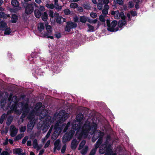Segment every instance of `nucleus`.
Masks as SVG:
<instances>
[{
  "label": "nucleus",
  "instance_id": "1",
  "mask_svg": "<svg viewBox=\"0 0 155 155\" xmlns=\"http://www.w3.org/2000/svg\"><path fill=\"white\" fill-rule=\"evenodd\" d=\"M72 128L73 130L66 132L63 136L62 140L63 142L69 141L73 137L75 132V130L76 131L77 133L79 132L81 129V126L80 124H73Z\"/></svg>",
  "mask_w": 155,
  "mask_h": 155
},
{
  "label": "nucleus",
  "instance_id": "2",
  "mask_svg": "<svg viewBox=\"0 0 155 155\" xmlns=\"http://www.w3.org/2000/svg\"><path fill=\"white\" fill-rule=\"evenodd\" d=\"M111 146L109 144V142L107 140L105 143L101 144L99 148V152L101 154L105 153V155H108L110 152H112Z\"/></svg>",
  "mask_w": 155,
  "mask_h": 155
},
{
  "label": "nucleus",
  "instance_id": "3",
  "mask_svg": "<svg viewBox=\"0 0 155 155\" xmlns=\"http://www.w3.org/2000/svg\"><path fill=\"white\" fill-rule=\"evenodd\" d=\"M51 117L46 118L43 121L41 127L43 130H47L49 128L51 124Z\"/></svg>",
  "mask_w": 155,
  "mask_h": 155
},
{
  "label": "nucleus",
  "instance_id": "4",
  "mask_svg": "<svg viewBox=\"0 0 155 155\" xmlns=\"http://www.w3.org/2000/svg\"><path fill=\"white\" fill-rule=\"evenodd\" d=\"M59 117L61 118L60 120L63 122L65 121L69 117L68 114L66 113L65 110H61L59 114Z\"/></svg>",
  "mask_w": 155,
  "mask_h": 155
},
{
  "label": "nucleus",
  "instance_id": "5",
  "mask_svg": "<svg viewBox=\"0 0 155 155\" xmlns=\"http://www.w3.org/2000/svg\"><path fill=\"white\" fill-rule=\"evenodd\" d=\"M25 12L27 15H30L31 14L34 10L33 4L31 3L26 4L25 6Z\"/></svg>",
  "mask_w": 155,
  "mask_h": 155
},
{
  "label": "nucleus",
  "instance_id": "6",
  "mask_svg": "<svg viewBox=\"0 0 155 155\" xmlns=\"http://www.w3.org/2000/svg\"><path fill=\"white\" fill-rule=\"evenodd\" d=\"M28 118L30 120L27 124V130L28 132H30L33 129L35 124L34 119L33 118H31L30 116H29Z\"/></svg>",
  "mask_w": 155,
  "mask_h": 155
},
{
  "label": "nucleus",
  "instance_id": "7",
  "mask_svg": "<svg viewBox=\"0 0 155 155\" xmlns=\"http://www.w3.org/2000/svg\"><path fill=\"white\" fill-rule=\"evenodd\" d=\"M22 108L23 110L22 116L24 115V117H25L29 111V108L28 107V104L26 103L23 104Z\"/></svg>",
  "mask_w": 155,
  "mask_h": 155
},
{
  "label": "nucleus",
  "instance_id": "8",
  "mask_svg": "<svg viewBox=\"0 0 155 155\" xmlns=\"http://www.w3.org/2000/svg\"><path fill=\"white\" fill-rule=\"evenodd\" d=\"M11 132L10 135L12 137H15L17 133L18 129L13 125H11L10 127Z\"/></svg>",
  "mask_w": 155,
  "mask_h": 155
},
{
  "label": "nucleus",
  "instance_id": "9",
  "mask_svg": "<svg viewBox=\"0 0 155 155\" xmlns=\"http://www.w3.org/2000/svg\"><path fill=\"white\" fill-rule=\"evenodd\" d=\"M45 25L47 31L44 33V36L51 35H52V28L51 25H48V23H46Z\"/></svg>",
  "mask_w": 155,
  "mask_h": 155
},
{
  "label": "nucleus",
  "instance_id": "10",
  "mask_svg": "<svg viewBox=\"0 0 155 155\" xmlns=\"http://www.w3.org/2000/svg\"><path fill=\"white\" fill-rule=\"evenodd\" d=\"M117 24V22L116 20H114L111 23V27L110 28H108V30L109 31L113 32L114 31L115 29L114 28Z\"/></svg>",
  "mask_w": 155,
  "mask_h": 155
},
{
  "label": "nucleus",
  "instance_id": "11",
  "mask_svg": "<svg viewBox=\"0 0 155 155\" xmlns=\"http://www.w3.org/2000/svg\"><path fill=\"white\" fill-rule=\"evenodd\" d=\"M78 142L76 139H74L72 141L71 147V149L75 150L78 144Z\"/></svg>",
  "mask_w": 155,
  "mask_h": 155
},
{
  "label": "nucleus",
  "instance_id": "12",
  "mask_svg": "<svg viewBox=\"0 0 155 155\" xmlns=\"http://www.w3.org/2000/svg\"><path fill=\"white\" fill-rule=\"evenodd\" d=\"M90 130L87 128L83 127V128L79 135V137H81L82 136H87Z\"/></svg>",
  "mask_w": 155,
  "mask_h": 155
},
{
  "label": "nucleus",
  "instance_id": "13",
  "mask_svg": "<svg viewBox=\"0 0 155 155\" xmlns=\"http://www.w3.org/2000/svg\"><path fill=\"white\" fill-rule=\"evenodd\" d=\"M7 27V25L6 22L2 21L0 22V30L4 31Z\"/></svg>",
  "mask_w": 155,
  "mask_h": 155
},
{
  "label": "nucleus",
  "instance_id": "14",
  "mask_svg": "<svg viewBox=\"0 0 155 155\" xmlns=\"http://www.w3.org/2000/svg\"><path fill=\"white\" fill-rule=\"evenodd\" d=\"M18 20V17L16 15L13 14L12 15L11 17L10 22L13 23H15L17 22Z\"/></svg>",
  "mask_w": 155,
  "mask_h": 155
},
{
  "label": "nucleus",
  "instance_id": "15",
  "mask_svg": "<svg viewBox=\"0 0 155 155\" xmlns=\"http://www.w3.org/2000/svg\"><path fill=\"white\" fill-rule=\"evenodd\" d=\"M34 14L35 17L38 18H39L41 16V12L38 9H35L34 11Z\"/></svg>",
  "mask_w": 155,
  "mask_h": 155
},
{
  "label": "nucleus",
  "instance_id": "16",
  "mask_svg": "<svg viewBox=\"0 0 155 155\" xmlns=\"http://www.w3.org/2000/svg\"><path fill=\"white\" fill-rule=\"evenodd\" d=\"M104 8L102 11V13L103 15H106L108 13L109 6L108 5H105Z\"/></svg>",
  "mask_w": 155,
  "mask_h": 155
},
{
  "label": "nucleus",
  "instance_id": "17",
  "mask_svg": "<svg viewBox=\"0 0 155 155\" xmlns=\"http://www.w3.org/2000/svg\"><path fill=\"white\" fill-rule=\"evenodd\" d=\"M13 151L14 153L18 154V155H21L22 151V149L19 148H15L13 149Z\"/></svg>",
  "mask_w": 155,
  "mask_h": 155
},
{
  "label": "nucleus",
  "instance_id": "18",
  "mask_svg": "<svg viewBox=\"0 0 155 155\" xmlns=\"http://www.w3.org/2000/svg\"><path fill=\"white\" fill-rule=\"evenodd\" d=\"M11 4L14 7H17L19 5V3L17 0H12L11 1Z\"/></svg>",
  "mask_w": 155,
  "mask_h": 155
},
{
  "label": "nucleus",
  "instance_id": "19",
  "mask_svg": "<svg viewBox=\"0 0 155 155\" xmlns=\"http://www.w3.org/2000/svg\"><path fill=\"white\" fill-rule=\"evenodd\" d=\"M68 25L70 26L71 28H76L77 26V25L76 23L72 21H69L68 22Z\"/></svg>",
  "mask_w": 155,
  "mask_h": 155
},
{
  "label": "nucleus",
  "instance_id": "20",
  "mask_svg": "<svg viewBox=\"0 0 155 155\" xmlns=\"http://www.w3.org/2000/svg\"><path fill=\"white\" fill-rule=\"evenodd\" d=\"M84 115L82 114H79L76 117V120L78 122H81L83 119Z\"/></svg>",
  "mask_w": 155,
  "mask_h": 155
},
{
  "label": "nucleus",
  "instance_id": "21",
  "mask_svg": "<svg viewBox=\"0 0 155 155\" xmlns=\"http://www.w3.org/2000/svg\"><path fill=\"white\" fill-rule=\"evenodd\" d=\"M13 120V118L12 116H8L7 118L6 124L7 126H8L10 125L12 122Z\"/></svg>",
  "mask_w": 155,
  "mask_h": 155
},
{
  "label": "nucleus",
  "instance_id": "22",
  "mask_svg": "<svg viewBox=\"0 0 155 155\" xmlns=\"http://www.w3.org/2000/svg\"><path fill=\"white\" fill-rule=\"evenodd\" d=\"M41 18L43 21H46L48 18V15L47 13L46 12H44L41 15Z\"/></svg>",
  "mask_w": 155,
  "mask_h": 155
},
{
  "label": "nucleus",
  "instance_id": "23",
  "mask_svg": "<svg viewBox=\"0 0 155 155\" xmlns=\"http://www.w3.org/2000/svg\"><path fill=\"white\" fill-rule=\"evenodd\" d=\"M88 149V147L87 146H85L81 150V153L82 155H85L87 153Z\"/></svg>",
  "mask_w": 155,
  "mask_h": 155
},
{
  "label": "nucleus",
  "instance_id": "24",
  "mask_svg": "<svg viewBox=\"0 0 155 155\" xmlns=\"http://www.w3.org/2000/svg\"><path fill=\"white\" fill-rule=\"evenodd\" d=\"M87 18L85 16H81L80 18V21L81 22L83 23H85L87 21Z\"/></svg>",
  "mask_w": 155,
  "mask_h": 155
},
{
  "label": "nucleus",
  "instance_id": "25",
  "mask_svg": "<svg viewBox=\"0 0 155 155\" xmlns=\"http://www.w3.org/2000/svg\"><path fill=\"white\" fill-rule=\"evenodd\" d=\"M38 28L40 32H41L42 31L44 28V24L42 23H41L39 25H38Z\"/></svg>",
  "mask_w": 155,
  "mask_h": 155
},
{
  "label": "nucleus",
  "instance_id": "26",
  "mask_svg": "<svg viewBox=\"0 0 155 155\" xmlns=\"http://www.w3.org/2000/svg\"><path fill=\"white\" fill-rule=\"evenodd\" d=\"M127 24L126 21L125 20L120 21H119L118 23V26L120 28L122 27L124 25Z\"/></svg>",
  "mask_w": 155,
  "mask_h": 155
},
{
  "label": "nucleus",
  "instance_id": "27",
  "mask_svg": "<svg viewBox=\"0 0 155 155\" xmlns=\"http://www.w3.org/2000/svg\"><path fill=\"white\" fill-rule=\"evenodd\" d=\"M54 129L55 130V132L57 131V133L59 134L60 133V128L59 127V125L58 124L56 123L54 126Z\"/></svg>",
  "mask_w": 155,
  "mask_h": 155
},
{
  "label": "nucleus",
  "instance_id": "28",
  "mask_svg": "<svg viewBox=\"0 0 155 155\" xmlns=\"http://www.w3.org/2000/svg\"><path fill=\"white\" fill-rule=\"evenodd\" d=\"M4 30L5 31L4 34L5 35H9L12 32V30L9 27H7Z\"/></svg>",
  "mask_w": 155,
  "mask_h": 155
},
{
  "label": "nucleus",
  "instance_id": "29",
  "mask_svg": "<svg viewBox=\"0 0 155 155\" xmlns=\"http://www.w3.org/2000/svg\"><path fill=\"white\" fill-rule=\"evenodd\" d=\"M24 134H20L17 135L15 138V140L17 141L21 139L24 136Z\"/></svg>",
  "mask_w": 155,
  "mask_h": 155
},
{
  "label": "nucleus",
  "instance_id": "30",
  "mask_svg": "<svg viewBox=\"0 0 155 155\" xmlns=\"http://www.w3.org/2000/svg\"><path fill=\"white\" fill-rule=\"evenodd\" d=\"M24 134H20L17 135L15 138V140L17 141L21 139L24 136Z\"/></svg>",
  "mask_w": 155,
  "mask_h": 155
},
{
  "label": "nucleus",
  "instance_id": "31",
  "mask_svg": "<svg viewBox=\"0 0 155 155\" xmlns=\"http://www.w3.org/2000/svg\"><path fill=\"white\" fill-rule=\"evenodd\" d=\"M86 143V141L85 140H83L81 141L78 147V149L79 150H80L85 145Z\"/></svg>",
  "mask_w": 155,
  "mask_h": 155
},
{
  "label": "nucleus",
  "instance_id": "32",
  "mask_svg": "<svg viewBox=\"0 0 155 155\" xmlns=\"http://www.w3.org/2000/svg\"><path fill=\"white\" fill-rule=\"evenodd\" d=\"M91 125L89 121H87L84 124L83 127L90 129Z\"/></svg>",
  "mask_w": 155,
  "mask_h": 155
},
{
  "label": "nucleus",
  "instance_id": "33",
  "mask_svg": "<svg viewBox=\"0 0 155 155\" xmlns=\"http://www.w3.org/2000/svg\"><path fill=\"white\" fill-rule=\"evenodd\" d=\"M87 25L88 27L89 28V30H88V31H93L94 29V27L88 23H87Z\"/></svg>",
  "mask_w": 155,
  "mask_h": 155
},
{
  "label": "nucleus",
  "instance_id": "34",
  "mask_svg": "<svg viewBox=\"0 0 155 155\" xmlns=\"http://www.w3.org/2000/svg\"><path fill=\"white\" fill-rule=\"evenodd\" d=\"M6 116L5 114H4L2 115L0 118V124H2L5 120Z\"/></svg>",
  "mask_w": 155,
  "mask_h": 155
},
{
  "label": "nucleus",
  "instance_id": "35",
  "mask_svg": "<svg viewBox=\"0 0 155 155\" xmlns=\"http://www.w3.org/2000/svg\"><path fill=\"white\" fill-rule=\"evenodd\" d=\"M120 14V13L118 10L116 11L115 15L114 16L115 18L117 19H119Z\"/></svg>",
  "mask_w": 155,
  "mask_h": 155
},
{
  "label": "nucleus",
  "instance_id": "36",
  "mask_svg": "<svg viewBox=\"0 0 155 155\" xmlns=\"http://www.w3.org/2000/svg\"><path fill=\"white\" fill-rule=\"evenodd\" d=\"M78 5L76 3H71L70 5V7L71 8H75L78 7Z\"/></svg>",
  "mask_w": 155,
  "mask_h": 155
},
{
  "label": "nucleus",
  "instance_id": "37",
  "mask_svg": "<svg viewBox=\"0 0 155 155\" xmlns=\"http://www.w3.org/2000/svg\"><path fill=\"white\" fill-rule=\"evenodd\" d=\"M62 17L61 16L57 17L56 18V22L59 24H61V19Z\"/></svg>",
  "mask_w": 155,
  "mask_h": 155
},
{
  "label": "nucleus",
  "instance_id": "38",
  "mask_svg": "<svg viewBox=\"0 0 155 155\" xmlns=\"http://www.w3.org/2000/svg\"><path fill=\"white\" fill-rule=\"evenodd\" d=\"M33 147L34 148H36L38 147L37 140L36 139L34 140L33 141Z\"/></svg>",
  "mask_w": 155,
  "mask_h": 155
},
{
  "label": "nucleus",
  "instance_id": "39",
  "mask_svg": "<svg viewBox=\"0 0 155 155\" xmlns=\"http://www.w3.org/2000/svg\"><path fill=\"white\" fill-rule=\"evenodd\" d=\"M121 17V18L124 20H125L126 19V17L125 16L123 12H120V18Z\"/></svg>",
  "mask_w": 155,
  "mask_h": 155
},
{
  "label": "nucleus",
  "instance_id": "40",
  "mask_svg": "<svg viewBox=\"0 0 155 155\" xmlns=\"http://www.w3.org/2000/svg\"><path fill=\"white\" fill-rule=\"evenodd\" d=\"M6 15V14L4 12H0V18H3L4 19H6V17L5 16Z\"/></svg>",
  "mask_w": 155,
  "mask_h": 155
},
{
  "label": "nucleus",
  "instance_id": "41",
  "mask_svg": "<svg viewBox=\"0 0 155 155\" xmlns=\"http://www.w3.org/2000/svg\"><path fill=\"white\" fill-rule=\"evenodd\" d=\"M97 19H95L94 20L91 19H88L87 20V21L90 23H94L95 24L97 23Z\"/></svg>",
  "mask_w": 155,
  "mask_h": 155
},
{
  "label": "nucleus",
  "instance_id": "42",
  "mask_svg": "<svg viewBox=\"0 0 155 155\" xmlns=\"http://www.w3.org/2000/svg\"><path fill=\"white\" fill-rule=\"evenodd\" d=\"M42 106V104L41 102H38L36 104L35 107L38 109Z\"/></svg>",
  "mask_w": 155,
  "mask_h": 155
},
{
  "label": "nucleus",
  "instance_id": "43",
  "mask_svg": "<svg viewBox=\"0 0 155 155\" xmlns=\"http://www.w3.org/2000/svg\"><path fill=\"white\" fill-rule=\"evenodd\" d=\"M103 142V139L102 137H100L99 138L96 143L99 145H101Z\"/></svg>",
  "mask_w": 155,
  "mask_h": 155
},
{
  "label": "nucleus",
  "instance_id": "44",
  "mask_svg": "<svg viewBox=\"0 0 155 155\" xmlns=\"http://www.w3.org/2000/svg\"><path fill=\"white\" fill-rule=\"evenodd\" d=\"M97 125L96 123H94L93 124L91 125L90 129L91 128L94 129V130H96L97 129Z\"/></svg>",
  "mask_w": 155,
  "mask_h": 155
},
{
  "label": "nucleus",
  "instance_id": "45",
  "mask_svg": "<svg viewBox=\"0 0 155 155\" xmlns=\"http://www.w3.org/2000/svg\"><path fill=\"white\" fill-rule=\"evenodd\" d=\"M46 6L48 8L51 9H53L54 8V6L53 4H46Z\"/></svg>",
  "mask_w": 155,
  "mask_h": 155
},
{
  "label": "nucleus",
  "instance_id": "46",
  "mask_svg": "<svg viewBox=\"0 0 155 155\" xmlns=\"http://www.w3.org/2000/svg\"><path fill=\"white\" fill-rule=\"evenodd\" d=\"M106 23L107 26V29L108 30V28L109 29L111 27V24L110 23V21L109 20H107L106 21Z\"/></svg>",
  "mask_w": 155,
  "mask_h": 155
},
{
  "label": "nucleus",
  "instance_id": "47",
  "mask_svg": "<svg viewBox=\"0 0 155 155\" xmlns=\"http://www.w3.org/2000/svg\"><path fill=\"white\" fill-rule=\"evenodd\" d=\"M90 16L92 18H96L97 16V14L95 13L91 12L90 14Z\"/></svg>",
  "mask_w": 155,
  "mask_h": 155
},
{
  "label": "nucleus",
  "instance_id": "48",
  "mask_svg": "<svg viewBox=\"0 0 155 155\" xmlns=\"http://www.w3.org/2000/svg\"><path fill=\"white\" fill-rule=\"evenodd\" d=\"M26 129V126L21 127L20 129V131L21 133H23L25 131Z\"/></svg>",
  "mask_w": 155,
  "mask_h": 155
},
{
  "label": "nucleus",
  "instance_id": "49",
  "mask_svg": "<svg viewBox=\"0 0 155 155\" xmlns=\"http://www.w3.org/2000/svg\"><path fill=\"white\" fill-rule=\"evenodd\" d=\"M66 145L65 144L64 145L63 147H62L61 150V153H64L65 152L66 149Z\"/></svg>",
  "mask_w": 155,
  "mask_h": 155
},
{
  "label": "nucleus",
  "instance_id": "50",
  "mask_svg": "<svg viewBox=\"0 0 155 155\" xmlns=\"http://www.w3.org/2000/svg\"><path fill=\"white\" fill-rule=\"evenodd\" d=\"M55 5V7L54 6V8L56 9H58V10H61V6H59L58 3H57L56 4H54Z\"/></svg>",
  "mask_w": 155,
  "mask_h": 155
},
{
  "label": "nucleus",
  "instance_id": "51",
  "mask_svg": "<svg viewBox=\"0 0 155 155\" xmlns=\"http://www.w3.org/2000/svg\"><path fill=\"white\" fill-rule=\"evenodd\" d=\"M96 151V150L95 149H93L91 150L89 155H94Z\"/></svg>",
  "mask_w": 155,
  "mask_h": 155
},
{
  "label": "nucleus",
  "instance_id": "52",
  "mask_svg": "<svg viewBox=\"0 0 155 155\" xmlns=\"http://www.w3.org/2000/svg\"><path fill=\"white\" fill-rule=\"evenodd\" d=\"M64 12L65 14L66 15H68L71 13V12L69 9H67L64 10Z\"/></svg>",
  "mask_w": 155,
  "mask_h": 155
},
{
  "label": "nucleus",
  "instance_id": "53",
  "mask_svg": "<svg viewBox=\"0 0 155 155\" xmlns=\"http://www.w3.org/2000/svg\"><path fill=\"white\" fill-rule=\"evenodd\" d=\"M130 13L132 16H135L137 15V13L135 11H130Z\"/></svg>",
  "mask_w": 155,
  "mask_h": 155
},
{
  "label": "nucleus",
  "instance_id": "54",
  "mask_svg": "<svg viewBox=\"0 0 155 155\" xmlns=\"http://www.w3.org/2000/svg\"><path fill=\"white\" fill-rule=\"evenodd\" d=\"M99 19L100 21L102 22H104L105 21V19L104 17L102 15H100L99 17Z\"/></svg>",
  "mask_w": 155,
  "mask_h": 155
},
{
  "label": "nucleus",
  "instance_id": "55",
  "mask_svg": "<svg viewBox=\"0 0 155 155\" xmlns=\"http://www.w3.org/2000/svg\"><path fill=\"white\" fill-rule=\"evenodd\" d=\"M28 139V136H25V137L22 140V143L23 144H25Z\"/></svg>",
  "mask_w": 155,
  "mask_h": 155
},
{
  "label": "nucleus",
  "instance_id": "56",
  "mask_svg": "<svg viewBox=\"0 0 155 155\" xmlns=\"http://www.w3.org/2000/svg\"><path fill=\"white\" fill-rule=\"evenodd\" d=\"M61 146L60 145H57L56 146H54V152L57 149L58 150H59L61 149Z\"/></svg>",
  "mask_w": 155,
  "mask_h": 155
},
{
  "label": "nucleus",
  "instance_id": "57",
  "mask_svg": "<svg viewBox=\"0 0 155 155\" xmlns=\"http://www.w3.org/2000/svg\"><path fill=\"white\" fill-rule=\"evenodd\" d=\"M49 16L53 18L54 17V12L52 11H50L49 12Z\"/></svg>",
  "mask_w": 155,
  "mask_h": 155
},
{
  "label": "nucleus",
  "instance_id": "58",
  "mask_svg": "<svg viewBox=\"0 0 155 155\" xmlns=\"http://www.w3.org/2000/svg\"><path fill=\"white\" fill-rule=\"evenodd\" d=\"M50 140L48 141L44 146V148H47L48 147L50 144Z\"/></svg>",
  "mask_w": 155,
  "mask_h": 155
},
{
  "label": "nucleus",
  "instance_id": "59",
  "mask_svg": "<svg viewBox=\"0 0 155 155\" xmlns=\"http://www.w3.org/2000/svg\"><path fill=\"white\" fill-rule=\"evenodd\" d=\"M71 28L70 27L69 25H68V24H67V25L66 26L65 29L66 31H69Z\"/></svg>",
  "mask_w": 155,
  "mask_h": 155
},
{
  "label": "nucleus",
  "instance_id": "60",
  "mask_svg": "<svg viewBox=\"0 0 155 155\" xmlns=\"http://www.w3.org/2000/svg\"><path fill=\"white\" fill-rule=\"evenodd\" d=\"M11 108L15 110H16L17 109V106L16 104H12L11 106Z\"/></svg>",
  "mask_w": 155,
  "mask_h": 155
},
{
  "label": "nucleus",
  "instance_id": "61",
  "mask_svg": "<svg viewBox=\"0 0 155 155\" xmlns=\"http://www.w3.org/2000/svg\"><path fill=\"white\" fill-rule=\"evenodd\" d=\"M60 142V140L59 139H58L55 142L54 145V146H56L57 145H59V143Z\"/></svg>",
  "mask_w": 155,
  "mask_h": 155
},
{
  "label": "nucleus",
  "instance_id": "62",
  "mask_svg": "<svg viewBox=\"0 0 155 155\" xmlns=\"http://www.w3.org/2000/svg\"><path fill=\"white\" fill-rule=\"evenodd\" d=\"M1 155H9V153L7 151H3L1 153Z\"/></svg>",
  "mask_w": 155,
  "mask_h": 155
},
{
  "label": "nucleus",
  "instance_id": "63",
  "mask_svg": "<svg viewBox=\"0 0 155 155\" xmlns=\"http://www.w3.org/2000/svg\"><path fill=\"white\" fill-rule=\"evenodd\" d=\"M55 37L58 39L60 38L61 37V35L60 33L55 34Z\"/></svg>",
  "mask_w": 155,
  "mask_h": 155
},
{
  "label": "nucleus",
  "instance_id": "64",
  "mask_svg": "<svg viewBox=\"0 0 155 155\" xmlns=\"http://www.w3.org/2000/svg\"><path fill=\"white\" fill-rule=\"evenodd\" d=\"M103 5H99L98 4L97 5V7L98 9L100 10H101L103 8Z\"/></svg>",
  "mask_w": 155,
  "mask_h": 155
}]
</instances>
